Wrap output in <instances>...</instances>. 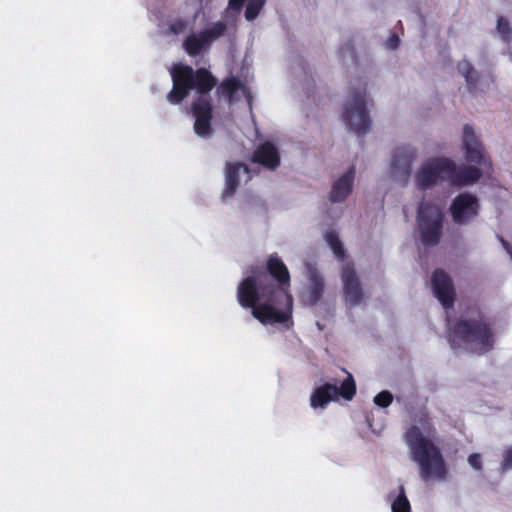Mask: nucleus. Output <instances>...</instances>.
<instances>
[{
	"label": "nucleus",
	"instance_id": "nucleus-1",
	"mask_svg": "<svg viewBox=\"0 0 512 512\" xmlns=\"http://www.w3.org/2000/svg\"><path fill=\"white\" fill-rule=\"evenodd\" d=\"M237 300L241 307L251 308L253 317L263 324L291 319L290 273L277 253L268 257L265 271H254L239 283Z\"/></svg>",
	"mask_w": 512,
	"mask_h": 512
},
{
	"label": "nucleus",
	"instance_id": "nucleus-2",
	"mask_svg": "<svg viewBox=\"0 0 512 512\" xmlns=\"http://www.w3.org/2000/svg\"><path fill=\"white\" fill-rule=\"evenodd\" d=\"M172 89L166 96L172 105L181 104L192 90L198 96L191 104V112L195 118L194 131L203 138L212 134L213 103L210 92L217 85V79L206 68L194 70L191 66L176 63L170 69Z\"/></svg>",
	"mask_w": 512,
	"mask_h": 512
},
{
	"label": "nucleus",
	"instance_id": "nucleus-3",
	"mask_svg": "<svg viewBox=\"0 0 512 512\" xmlns=\"http://www.w3.org/2000/svg\"><path fill=\"white\" fill-rule=\"evenodd\" d=\"M416 422L417 424L408 427L404 433L411 460L418 465L424 482L446 479L448 468L440 447L434 441L437 430L432 418L427 411H420Z\"/></svg>",
	"mask_w": 512,
	"mask_h": 512
},
{
	"label": "nucleus",
	"instance_id": "nucleus-4",
	"mask_svg": "<svg viewBox=\"0 0 512 512\" xmlns=\"http://www.w3.org/2000/svg\"><path fill=\"white\" fill-rule=\"evenodd\" d=\"M449 342L453 349L465 347L472 353L483 354L493 349L494 334L483 318H459L449 329Z\"/></svg>",
	"mask_w": 512,
	"mask_h": 512
},
{
	"label": "nucleus",
	"instance_id": "nucleus-5",
	"mask_svg": "<svg viewBox=\"0 0 512 512\" xmlns=\"http://www.w3.org/2000/svg\"><path fill=\"white\" fill-rule=\"evenodd\" d=\"M445 213L443 208L432 202H422L417 210V227L422 244L435 247L440 243Z\"/></svg>",
	"mask_w": 512,
	"mask_h": 512
},
{
	"label": "nucleus",
	"instance_id": "nucleus-6",
	"mask_svg": "<svg viewBox=\"0 0 512 512\" xmlns=\"http://www.w3.org/2000/svg\"><path fill=\"white\" fill-rule=\"evenodd\" d=\"M343 120L349 129L358 135L365 134L371 125L366 107V86L353 93L352 99L347 103Z\"/></svg>",
	"mask_w": 512,
	"mask_h": 512
},
{
	"label": "nucleus",
	"instance_id": "nucleus-7",
	"mask_svg": "<svg viewBox=\"0 0 512 512\" xmlns=\"http://www.w3.org/2000/svg\"><path fill=\"white\" fill-rule=\"evenodd\" d=\"M453 171L450 159L435 157L427 160L416 173V184L420 190H427L440 182L449 183V174Z\"/></svg>",
	"mask_w": 512,
	"mask_h": 512
},
{
	"label": "nucleus",
	"instance_id": "nucleus-8",
	"mask_svg": "<svg viewBox=\"0 0 512 512\" xmlns=\"http://www.w3.org/2000/svg\"><path fill=\"white\" fill-rule=\"evenodd\" d=\"M227 31V23L217 21L198 33H192L185 37L182 47L190 57L199 56L208 51L214 41L224 36Z\"/></svg>",
	"mask_w": 512,
	"mask_h": 512
},
{
	"label": "nucleus",
	"instance_id": "nucleus-9",
	"mask_svg": "<svg viewBox=\"0 0 512 512\" xmlns=\"http://www.w3.org/2000/svg\"><path fill=\"white\" fill-rule=\"evenodd\" d=\"M479 210L478 198L469 192L458 194L449 207L452 221L456 225H467L478 216Z\"/></svg>",
	"mask_w": 512,
	"mask_h": 512
},
{
	"label": "nucleus",
	"instance_id": "nucleus-10",
	"mask_svg": "<svg viewBox=\"0 0 512 512\" xmlns=\"http://www.w3.org/2000/svg\"><path fill=\"white\" fill-rule=\"evenodd\" d=\"M463 146L467 162L477 164L486 169L492 168L491 161L486 158L484 148L476 136L473 127L469 124L463 127Z\"/></svg>",
	"mask_w": 512,
	"mask_h": 512
},
{
	"label": "nucleus",
	"instance_id": "nucleus-11",
	"mask_svg": "<svg viewBox=\"0 0 512 512\" xmlns=\"http://www.w3.org/2000/svg\"><path fill=\"white\" fill-rule=\"evenodd\" d=\"M432 289L435 297L444 308H450L455 301V289L448 273L443 269H436L431 277Z\"/></svg>",
	"mask_w": 512,
	"mask_h": 512
},
{
	"label": "nucleus",
	"instance_id": "nucleus-12",
	"mask_svg": "<svg viewBox=\"0 0 512 512\" xmlns=\"http://www.w3.org/2000/svg\"><path fill=\"white\" fill-rule=\"evenodd\" d=\"M341 279L346 301L353 306L360 304L363 299V291L353 263L348 262L342 267Z\"/></svg>",
	"mask_w": 512,
	"mask_h": 512
},
{
	"label": "nucleus",
	"instance_id": "nucleus-13",
	"mask_svg": "<svg viewBox=\"0 0 512 512\" xmlns=\"http://www.w3.org/2000/svg\"><path fill=\"white\" fill-rule=\"evenodd\" d=\"M453 171L449 174V184L454 187H463L475 184L482 176L481 169L475 166L462 165L458 167L450 160Z\"/></svg>",
	"mask_w": 512,
	"mask_h": 512
},
{
	"label": "nucleus",
	"instance_id": "nucleus-14",
	"mask_svg": "<svg viewBox=\"0 0 512 512\" xmlns=\"http://www.w3.org/2000/svg\"><path fill=\"white\" fill-rule=\"evenodd\" d=\"M251 161L267 169L275 170L280 165V154L273 143L265 141L254 150Z\"/></svg>",
	"mask_w": 512,
	"mask_h": 512
},
{
	"label": "nucleus",
	"instance_id": "nucleus-15",
	"mask_svg": "<svg viewBox=\"0 0 512 512\" xmlns=\"http://www.w3.org/2000/svg\"><path fill=\"white\" fill-rule=\"evenodd\" d=\"M416 157V152L408 146L398 147L392 158L391 168L394 174L408 177L411 173L412 163Z\"/></svg>",
	"mask_w": 512,
	"mask_h": 512
},
{
	"label": "nucleus",
	"instance_id": "nucleus-16",
	"mask_svg": "<svg viewBox=\"0 0 512 512\" xmlns=\"http://www.w3.org/2000/svg\"><path fill=\"white\" fill-rule=\"evenodd\" d=\"M355 177V168L350 167L343 176L338 178L331 189L329 199L331 202H342L351 193Z\"/></svg>",
	"mask_w": 512,
	"mask_h": 512
},
{
	"label": "nucleus",
	"instance_id": "nucleus-17",
	"mask_svg": "<svg viewBox=\"0 0 512 512\" xmlns=\"http://www.w3.org/2000/svg\"><path fill=\"white\" fill-rule=\"evenodd\" d=\"M243 169L244 172L249 173L250 169L247 165L235 162V163H226V169H225V189L223 191L224 197H231L235 194L239 184H240V177L239 173L240 170Z\"/></svg>",
	"mask_w": 512,
	"mask_h": 512
},
{
	"label": "nucleus",
	"instance_id": "nucleus-18",
	"mask_svg": "<svg viewBox=\"0 0 512 512\" xmlns=\"http://www.w3.org/2000/svg\"><path fill=\"white\" fill-rule=\"evenodd\" d=\"M335 384L325 383L317 387L310 397V404L313 408L325 407L331 400H335Z\"/></svg>",
	"mask_w": 512,
	"mask_h": 512
},
{
	"label": "nucleus",
	"instance_id": "nucleus-19",
	"mask_svg": "<svg viewBox=\"0 0 512 512\" xmlns=\"http://www.w3.org/2000/svg\"><path fill=\"white\" fill-rule=\"evenodd\" d=\"M310 285L307 290L306 301L309 305H316L323 296L324 280L317 271H312L309 277Z\"/></svg>",
	"mask_w": 512,
	"mask_h": 512
},
{
	"label": "nucleus",
	"instance_id": "nucleus-20",
	"mask_svg": "<svg viewBox=\"0 0 512 512\" xmlns=\"http://www.w3.org/2000/svg\"><path fill=\"white\" fill-rule=\"evenodd\" d=\"M457 69L459 73H461L465 77L468 90L470 92H474L477 88V83L479 81L478 72L467 60H462L458 62Z\"/></svg>",
	"mask_w": 512,
	"mask_h": 512
},
{
	"label": "nucleus",
	"instance_id": "nucleus-21",
	"mask_svg": "<svg viewBox=\"0 0 512 512\" xmlns=\"http://www.w3.org/2000/svg\"><path fill=\"white\" fill-rule=\"evenodd\" d=\"M242 87V84L239 79L231 77L222 81L219 87L216 90V93L219 97H225L230 102L234 94Z\"/></svg>",
	"mask_w": 512,
	"mask_h": 512
},
{
	"label": "nucleus",
	"instance_id": "nucleus-22",
	"mask_svg": "<svg viewBox=\"0 0 512 512\" xmlns=\"http://www.w3.org/2000/svg\"><path fill=\"white\" fill-rule=\"evenodd\" d=\"M390 497H393L391 503L392 512H411V505L406 496L405 488L403 485L398 487V494L390 493Z\"/></svg>",
	"mask_w": 512,
	"mask_h": 512
},
{
	"label": "nucleus",
	"instance_id": "nucleus-23",
	"mask_svg": "<svg viewBox=\"0 0 512 512\" xmlns=\"http://www.w3.org/2000/svg\"><path fill=\"white\" fill-rule=\"evenodd\" d=\"M347 378L341 383L340 387L335 384L336 399L340 396L345 400H352L356 394V383L353 376L347 373Z\"/></svg>",
	"mask_w": 512,
	"mask_h": 512
},
{
	"label": "nucleus",
	"instance_id": "nucleus-24",
	"mask_svg": "<svg viewBox=\"0 0 512 512\" xmlns=\"http://www.w3.org/2000/svg\"><path fill=\"white\" fill-rule=\"evenodd\" d=\"M325 240L329 247L331 248V250L333 251L334 255L337 258L343 260L345 256V250L337 233L334 231L327 232L325 235Z\"/></svg>",
	"mask_w": 512,
	"mask_h": 512
},
{
	"label": "nucleus",
	"instance_id": "nucleus-25",
	"mask_svg": "<svg viewBox=\"0 0 512 512\" xmlns=\"http://www.w3.org/2000/svg\"><path fill=\"white\" fill-rule=\"evenodd\" d=\"M266 0H249L245 9V18L248 21L256 19L265 6Z\"/></svg>",
	"mask_w": 512,
	"mask_h": 512
},
{
	"label": "nucleus",
	"instance_id": "nucleus-26",
	"mask_svg": "<svg viewBox=\"0 0 512 512\" xmlns=\"http://www.w3.org/2000/svg\"><path fill=\"white\" fill-rule=\"evenodd\" d=\"M496 30L505 43H510L512 41V28L505 17H498Z\"/></svg>",
	"mask_w": 512,
	"mask_h": 512
},
{
	"label": "nucleus",
	"instance_id": "nucleus-27",
	"mask_svg": "<svg viewBox=\"0 0 512 512\" xmlns=\"http://www.w3.org/2000/svg\"><path fill=\"white\" fill-rule=\"evenodd\" d=\"M392 402H393V395L391 392H389L387 390H383V391L379 392L374 397V403L381 408H386V407L390 406Z\"/></svg>",
	"mask_w": 512,
	"mask_h": 512
},
{
	"label": "nucleus",
	"instance_id": "nucleus-28",
	"mask_svg": "<svg viewBox=\"0 0 512 512\" xmlns=\"http://www.w3.org/2000/svg\"><path fill=\"white\" fill-rule=\"evenodd\" d=\"M188 28V22L183 18L173 19L169 23V31L174 35L184 33Z\"/></svg>",
	"mask_w": 512,
	"mask_h": 512
},
{
	"label": "nucleus",
	"instance_id": "nucleus-29",
	"mask_svg": "<svg viewBox=\"0 0 512 512\" xmlns=\"http://www.w3.org/2000/svg\"><path fill=\"white\" fill-rule=\"evenodd\" d=\"M340 53L345 57L348 54L353 62L357 61V53L354 45L351 42L346 43L340 48Z\"/></svg>",
	"mask_w": 512,
	"mask_h": 512
},
{
	"label": "nucleus",
	"instance_id": "nucleus-30",
	"mask_svg": "<svg viewBox=\"0 0 512 512\" xmlns=\"http://www.w3.org/2000/svg\"><path fill=\"white\" fill-rule=\"evenodd\" d=\"M468 463L475 470H481L482 469L481 455L478 453L470 454L468 457Z\"/></svg>",
	"mask_w": 512,
	"mask_h": 512
},
{
	"label": "nucleus",
	"instance_id": "nucleus-31",
	"mask_svg": "<svg viewBox=\"0 0 512 512\" xmlns=\"http://www.w3.org/2000/svg\"><path fill=\"white\" fill-rule=\"evenodd\" d=\"M502 467L503 469L512 468V447L506 450Z\"/></svg>",
	"mask_w": 512,
	"mask_h": 512
},
{
	"label": "nucleus",
	"instance_id": "nucleus-32",
	"mask_svg": "<svg viewBox=\"0 0 512 512\" xmlns=\"http://www.w3.org/2000/svg\"><path fill=\"white\" fill-rule=\"evenodd\" d=\"M246 1L247 0H229L228 5L230 9L239 12L243 8Z\"/></svg>",
	"mask_w": 512,
	"mask_h": 512
},
{
	"label": "nucleus",
	"instance_id": "nucleus-33",
	"mask_svg": "<svg viewBox=\"0 0 512 512\" xmlns=\"http://www.w3.org/2000/svg\"><path fill=\"white\" fill-rule=\"evenodd\" d=\"M399 37L395 34H393L387 41V46L390 49H396L399 45Z\"/></svg>",
	"mask_w": 512,
	"mask_h": 512
},
{
	"label": "nucleus",
	"instance_id": "nucleus-34",
	"mask_svg": "<svg viewBox=\"0 0 512 512\" xmlns=\"http://www.w3.org/2000/svg\"><path fill=\"white\" fill-rule=\"evenodd\" d=\"M502 243L506 246L507 242L502 239Z\"/></svg>",
	"mask_w": 512,
	"mask_h": 512
}]
</instances>
